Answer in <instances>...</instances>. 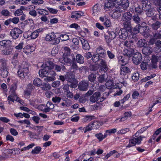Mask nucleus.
Here are the masks:
<instances>
[{
	"instance_id": "33",
	"label": "nucleus",
	"mask_w": 161,
	"mask_h": 161,
	"mask_svg": "<svg viewBox=\"0 0 161 161\" xmlns=\"http://www.w3.org/2000/svg\"><path fill=\"white\" fill-rule=\"evenodd\" d=\"M146 11L147 16L149 17H151L156 12L154 9L151 8Z\"/></svg>"
},
{
	"instance_id": "40",
	"label": "nucleus",
	"mask_w": 161,
	"mask_h": 161,
	"mask_svg": "<svg viewBox=\"0 0 161 161\" xmlns=\"http://www.w3.org/2000/svg\"><path fill=\"white\" fill-rule=\"evenodd\" d=\"M138 45L141 47H144L147 44L146 40L144 39H141L138 41L137 42Z\"/></svg>"
},
{
	"instance_id": "18",
	"label": "nucleus",
	"mask_w": 161,
	"mask_h": 161,
	"mask_svg": "<svg viewBox=\"0 0 161 161\" xmlns=\"http://www.w3.org/2000/svg\"><path fill=\"white\" fill-rule=\"evenodd\" d=\"M79 39L82 44L83 48L85 50H89L90 47L87 41L82 38H80Z\"/></svg>"
},
{
	"instance_id": "31",
	"label": "nucleus",
	"mask_w": 161,
	"mask_h": 161,
	"mask_svg": "<svg viewBox=\"0 0 161 161\" xmlns=\"http://www.w3.org/2000/svg\"><path fill=\"white\" fill-rule=\"evenodd\" d=\"M133 42L132 41H125L124 42V45L128 48H133Z\"/></svg>"
},
{
	"instance_id": "16",
	"label": "nucleus",
	"mask_w": 161,
	"mask_h": 161,
	"mask_svg": "<svg viewBox=\"0 0 161 161\" xmlns=\"http://www.w3.org/2000/svg\"><path fill=\"white\" fill-rule=\"evenodd\" d=\"M142 8L144 10L146 11L151 8V3L148 0L142 1Z\"/></svg>"
},
{
	"instance_id": "20",
	"label": "nucleus",
	"mask_w": 161,
	"mask_h": 161,
	"mask_svg": "<svg viewBox=\"0 0 161 161\" xmlns=\"http://www.w3.org/2000/svg\"><path fill=\"white\" fill-rule=\"evenodd\" d=\"M130 72V69L128 67L125 66H121L120 68L121 75H125Z\"/></svg>"
},
{
	"instance_id": "21",
	"label": "nucleus",
	"mask_w": 161,
	"mask_h": 161,
	"mask_svg": "<svg viewBox=\"0 0 161 161\" xmlns=\"http://www.w3.org/2000/svg\"><path fill=\"white\" fill-rule=\"evenodd\" d=\"M142 52L146 55H149L152 52V49L150 47H145L142 49Z\"/></svg>"
},
{
	"instance_id": "61",
	"label": "nucleus",
	"mask_w": 161,
	"mask_h": 161,
	"mask_svg": "<svg viewBox=\"0 0 161 161\" xmlns=\"http://www.w3.org/2000/svg\"><path fill=\"white\" fill-rule=\"evenodd\" d=\"M116 153H117V151L115 150L110 151L109 153H107L105 156L104 158L107 159L109 157L114 154H115Z\"/></svg>"
},
{
	"instance_id": "44",
	"label": "nucleus",
	"mask_w": 161,
	"mask_h": 161,
	"mask_svg": "<svg viewBox=\"0 0 161 161\" xmlns=\"http://www.w3.org/2000/svg\"><path fill=\"white\" fill-rule=\"evenodd\" d=\"M143 8L139 6H137V7H136L135 9V11L136 13L137 14H139V15L141 14L142 13H143Z\"/></svg>"
},
{
	"instance_id": "19",
	"label": "nucleus",
	"mask_w": 161,
	"mask_h": 161,
	"mask_svg": "<svg viewBox=\"0 0 161 161\" xmlns=\"http://www.w3.org/2000/svg\"><path fill=\"white\" fill-rule=\"evenodd\" d=\"M96 52L97 54L102 57H104L106 55L105 50L102 47H98L97 49Z\"/></svg>"
},
{
	"instance_id": "29",
	"label": "nucleus",
	"mask_w": 161,
	"mask_h": 161,
	"mask_svg": "<svg viewBox=\"0 0 161 161\" xmlns=\"http://www.w3.org/2000/svg\"><path fill=\"white\" fill-rule=\"evenodd\" d=\"M146 28L145 27L141 26L140 25L139 33H140L141 34L144 36L147 37L148 36V33L146 31Z\"/></svg>"
},
{
	"instance_id": "10",
	"label": "nucleus",
	"mask_w": 161,
	"mask_h": 161,
	"mask_svg": "<svg viewBox=\"0 0 161 161\" xmlns=\"http://www.w3.org/2000/svg\"><path fill=\"white\" fill-rule=\"evenodd\" d=\"M99 66L100 67L99 72L103 71L104 72H106L108 69V67L107 63L104 59H100Z\"/></svg>"
},
{
	"instance_id": "39",
	"label": "nucleus",
	"mask_w": 161,
	"mask_h": 161,
	"mask_svg": "<svg viewBox=\"0 0 161 161\" xmlns=\"http://www.w3.org/2000/svg\"><path fill=\"white\" fill-rule=\"evenodd\" d=\"M38 10V13L40 15H48L49 14L48 11L46 9H39Z\"/></svg>"
},
{
	"instance_id": "30",
	"label": "nucleus",
	"mask_w": 161,
	"mask_h": 161,
	"mask_svg": "<svg viewBox=\"0 0 161 161\" xmlns=\"http://www.w3.org/2000/svg\"><path fill=\"white\" fill-rule=\"evenodd\" d=\"M33 84L37 86H42V81L40 79L38 78H36L33 80Z\"/></svg>"
},
{
	"instance_id": "38",
	"label": "nucleus",
	"mask_w": 161,
	"mask_h": 161,
	"mask_svg": "<svg viewBox=\"0 0 161 161\" xmlns=\"http://www.w3.org/2000/svg\"><path fill=\"white\" fill-rule=\"evenodd\" d=\"M42 149L41 147L39 146L36 147L31 151V153L33 154H36L39 153Z\"/></svg>"
},
{
	"instance_id": "23",
	"label": "nucleus",
	"mask_w": 161,
	"mask_h": 161,
	"mask_svg": "<svg viewBox=\"0 0 161 161\" xmlns=\"http://www.w3.org/2000/svg\"><path fill=\"white\" fill-rule=\"evenodd\" d=\"M132 14L129 12L125 13L123 15V19L124 21H130L132 18Z\"/></svg>"
},
{
	"instance_id": "49",
	"label": "nucleus",
	"mask_w": 161,
	"mask_h": 161,
	"mask_svg": "<svg viewBox=\"0 0 161 161\" xmlns=\"http://www.w3.org/2000/svg\"><path fill=\"white\" fill-rule=\"evenodd\" d=\"M45 78L44 80L45 81L47 82H49L51 81H53L55 80V77L53 76H47Z\"/></svg>"
},
{
	"instance_id": "2",
	"label": "nucleus",
	"mask_w": 161,
	"mask_h": 161,
	"mask_svg": "<svg viewBox=\"0 0 161 161\" xmlns=\"http://www.w3.org/2000/svg\"><path fill=\"white\" fill-rule=\"evenodd\" d=\"M75 74L72 72H68L65 75V80L70 83V86L72 88H75L77 86V82L75 78Z\"/></svg>"
},
{
	"instance_id": "9",
	"label": "nucleus",
	"mask_w": 161,
	"mask_h": 161,
	"mask_svg": "<svg viewBox=\"0 0 161 161\" xmlns=\"http://www.w3.org/2000/svg\"><path fill=\"white\" fill-rule=\"evenodd\" d=\"M89 82L85 80H83L79 82L78 88L80 91H85L88 88Z\"/></svg>"
},
{
	"instance_id": "4",
	"label": "nucleus",
	"mask_w": 161,
	"mask_h": 161,
	"mask_svg": "<svg viewBox=\"0 0 161 161\" xmlns=\"http://www.w3.org/2000/svg\"><path fill=\"white\" fill-rule=\"evenodd\" d=\"M47 65L49 66L50 69H54L57 72L60 71L61 70H64L65 69V67L63 65H58L57 64H55L54 63L50 61H47Z\"/></svg>"
},
{
	"instance_id": "42",
	"label": "nucleus",
	"mask_w": 161,
	"mask_h": 161,
	"mask_svg": "<svg viewBox=\"0 0 161 161\" xmlns=\"http://www.w3.org/2000/svg\"><path fill=\"white\" fill-rule=\"evenodd\" d=\"M99 56L97 54H95L92 55V59L94 63H96L98 61H100Z\"/></svg>"
},
{
	"instance_id": "43",
	"label": "nucleus",
	"mask_w": 161,
	"mask_h": 161,
	"mask_svg": "<svg viewBox=\"0 0 161 161\" xmlns=\"http://www.w3.org/2000/svg\"><path fill=\"white\" fill-rule=\"evenodd\" d=\"M93 123L89 124L87 126L83 128V130H84V133H86L87 131L91 130L92 129V125H94Z\"/></svg>"
},
{
	"instance_id": "26",
	"label": "nucleus",
	"mask_w": 161,
	"mask_h": 161,
	"mask_svg": "<svg viewBox=\"0 0 161 161\" xmlns=\"http://www.w3.org/2000/svg\"><path fill=\"white\" fill-rule=\"evenodd\" d=\"M76 62L80 64H83L84 62L83 57L80 54H77L76 56Z\"/></svg>"
},
{
	"instance_id": "50",
	"label": "nucleus",
	"mask_w": 161,
	"mask_h": 161,
	"mask_svg": "<svg viewBox=\"0 0 161 161\" xmlns=\"http://www.w3.org/2000/svg\"><path fill=\"white\" fill-rule=\"evenodd\" d=\"M108 35H109L111 39H114L116 36V35L115 33L112 31H107Z\"/></svg>"
},
{
	"instance_id": "8",
	"label": "nucleus",
	"mask_w": 161,
	"mask_h": 161,
	"mask_svg": "<svg viewBox=\"0 0 161 161\" xmlns=\"http://www.w3.org/2000/svg\"><path fill=\"white\" fill-rule=\"evenodd\" d=\"M22 32V31L20 29L15 27L11 29L10 34L13 39H16L19 37V35Z\"/></svg>"
},
{
	"instance_id": "12",
	"label": "nucleus",
	"mask_w": 161,
	"mask_h": 161,
	"mask_svg": "<svg viewBox=\"0 0 161 161\" xmlns=\"http://www.w3.org/2000/svg\"><path fill=\"white\" fill-rule=\"evenodd\" d=\"M142 59V55L139 53H137L135 54L132 58L133 63L136 64H138L141 61Z\"/></svg>"
},
{
	"instance_id": "48",
	"label": "nucleus",
	"mask_w": 161,
	"mask_h": 161,
	"mask_svg": "<svg viewBox=\"0 0 161 161\" xmlns=\"http://www.w3.org/2000/svg\"><path fill=\"white\" fill-rule=\"evenodd\" d=\"M132 19L136 23H139L141 21V19L138 14L135 15L133 16Z\"/></svg>"
},
{
	"instance_id": "55",
	"label": "nucleus",
	"mask_w": 161,
	"mask_h": 161,
	"mask_svg": "<svg viewBox=\"0 0 161 161\" xmlns=\"http://www.w3.org/2000/svg\"><path fill=\"white\" fill-rule=\"evenodd\" d=\"M107 54L109 58L110 59H113L115 57V55L112 51H107Z\"/></svg>"
},
{
	"instance_id": "36",
	"label": "nucleus",
	"mask_w": 161,
	"mask_h": 161,
	"mask_svg": "<svg viewBox=\"0 0 161 161\" xmlns=\"http://www.w3.org/2000/svg\"><path fill=\"white\" fill-rule=\"evenodd\" d=\"M106 75L105 74H103L99 75L98 77V81L100 83H103L106 81L107 80L105 78Z\"/></svg>"
},
{
	"instance_id": "27",
	"label": "nucleus",
	"mask_w": 161,
	"mask_h": 161,
	"mask_svg": "<svg viewBox=\"0 0 161 161\" xmlns=\"http://www.w3.org/2000/svg\"><path fill=\"white\" fill-rule=\"evenodd\" d=\"M129 58L126 59L124 57H119V63L122 66H125L127 63Z\"/></svg>"
},
{
	"instance_id": "52",
	"label": "nucleus",
	"mask_w": 161,
	"mask_h": 161,
	"mask_svg": "<svg viewBox=\"0 0 161 161\" xmlns=\"http://www.w3.org/2000/svg\"><path fill=\"white\" fill-rule=\"evenodd\" d=\"M9 93L10 94V95H12L13 97H14V98H16V101H19L18 99H19V98L17 97V94H16L15 92V91L10 90V91H9Z\"/></svg>"
},
{
	"instance_id": "64",
	"label": "nucleus",
	"mask_w": 161,
	"mask_h": 161,
	"mask_svg": "<svg viewBox=\"0 0 161 161\" xmlns=\"http://www.w3.org/2000/svg\"><path fill=\"white\" fill-rule=\"evenodd\" d=\"M39 35L38 34V33H37V32H36L35 31L31 33L30 36L31 39H35Z\"/></svg>"
},
{
	"instance_id": "37",
	"label": "nucleus",
	"mask_w": 161,
	"mask_h": 161,
	"mask_svg": "<svg viewBox=\"0 0 161 161\" xmlns=\"http://www.w3.org/2000/svg\"><path fill=\"white\" fill-rule=\"evenodd\" d=\"M160 24L161 23L157 21L155 23L152 24L151 26L153 29L156 30L160 27Z\"/></svg>"
},
{
	"instance_id": "59",
	"label": "nucleus",
	"mask_w": 161,
	"mask_h": 161,
	"mask_svg": "<svg viewBox=\"0 0 161 161\" xmlns=\"http://www.w3.org/2000/svg\"><path fill=\"white\" fill-rule=\"evenodd\" d=\"M95 136L98 140L99 142L102 141L103 140V134L102 133L100 132L95 135Z\"/></svg>"
},
{
	"instance_id": "3",
	"label": "nucleus",
	"mask_w": 161,
	"mask_h": 161,
	"mask_svg": "<svg viewBox=\"0 0 161 161\" xmlns=\"http://www.w3.org/2000/svg\"><path fill=\"white\" fill-rule=\"evenodd\" d=\"M45 40L46 41L50 42L51 44L56 45L59 43L60 39L56 38V36L54 32H52L46 35Z\"/></svg>"
},
{
	"instance_id": "15",
	"label": "nucleus",
	"mask_w": 161,
	"mask_h": 161,
	"mask_svg": "<svg viewBox=\"0 0 161 161\" xmlns=\"http://www.w3.org/2000/svg\"><path fill=\"white\" fill-rule=\"evenodd\" d=\"M129 2L128 0H123L119 5V8L124 9V12L129 6Z\"/></svg>"
},
{
	"instance_id": "22",
	"label": "nucleus",
	"mask_w": 161,
	"mask_h": 161,
	"mask_svg": "<svg viewBox=\"0 0 161 161\" xmlns=\"http://www.w3.org/2000/svg\"><path fill=\"white\" fill-rule=\"evenodd\" d=\"M123 25L124 28L123 29H125L127 30L128 31H130L132 30L131 25L130 22V21H124L123 23Z\"/></svg>"
},
{
	"instance_id": "60",
	"label": "nucleus",
	"mask_w": 161,
	"mask_h": 161,
	"mask_svg": "<svg viewBox=\"0 0 161 161\" xmlns=\"http://www.w3.org/2000/svg\"><path fill=\"white\" fill-rule=\"evenodd\" d=\"M129 131V128H126L125 129H123L119 130L118 131V133L119 134H124L126 133V132H128Z\"/></svg>"
},
{
	"instance_id": "57",
	"label": "nucleus",
	"mask_w": 161,
	"mask_h": 161,
	"mask_svg": "<svg viewBox=\"0 0 161 161\" xmlns=\"http://www.w3.org/2000/svg\"><path fill=\"white\" fill-rule=\"evenodd\" d=\"M139 74L138 72L135 73L132 76V79L134 81H137L139 79Z\"/></svg>"
},
{
	"instance_id": "63",
	"label": "nucleus",
	"mask_w": 161,
	"mask_h": 161,
	"mask_svg": "<svg viewBox=\"0 0 161 161\" xmlns=\"http://www.w3.org/2000/svg\"><path fill=\"white\" fill-rule=\"evenodd\" d=\"M17 73L19 76V77L21 79H24L25 77V75L23 73L21 70H19L18 71Z\"/></svg>"
},
{
	"instance_id": "1",
	"label": "nucleus",
	"mask_w": 161,
	"mask_h": 161,
	"mask_svg": "<svg viewBox=\"0 0 161 161\" xmlns=\"http://www.w3.org/2000/svg\"><path fill=\"white\" fill-rule=\"evenodd\" d=\"M145 138V137L144 136H139L138 135V133H136L129 140V143L126 147L129 148L135 146L136 144H140L142 139Z\"/></svg>"
},
{
	"instance_id": "47",
	"label": "nucleus",
	"mask_w": 161,
	"mask_h": 161,
	"mask_svg": "<svg viewBox=\"0 0 161 161\" xmlns=\"http://www.w3.org/2000/svg\"><path fill=\"white\" fill-rule=\"evenodd\" d=\"M157 10L159 13V14H155L154 16L152 17V19L153 20L157 18L158 17L160 19H161V7H160L158 8Z\"/></svg>"
},
{
	"instance_id": "53",
	"label": "nucleus",
	"mask_w": 161,
	"mask_h": 161,
	"mask_svg": "<svg viewBox=\"0 0 161 161\" xmlns=\"http://www.w3.org/2000/svg\"><path fill=\"white\" fill-rule=\"evenodd\" d=\"M42 89L44 91L50 90L51 88V86L49 84H44L41 87Z\"/></svg>"
},
{
	"instance_id": "34",
	"label": "nucleus",
	"mask_w": 161,
	"mask_h": 161,
	"mask_svg": "<svg viewBox=\"0 0 161 161\" xmlns=\"http://www.w3.org/2000/svg\"><path fill=\"white\" fill-rule=\"evenodd\" d=\"M96 75L93 73H91L88 76L89 80L91 82H94L96 80Z\"/></svg>"
},
{
	"instance_id": "24",
	"label": "nucleus",
	"mask_w": 161,
	"mask_h": 161,
	"mask_svg": "<svg viewBox=\"0 0 161 161\" xmlns=\"http://www.w3.org/2000/svg\"><path fill=\"white\" fill-rule=\"evenodd\" d=\"M107 88L108 89H112L116 88L114 85V83L112 80H108L105 84Z\"/></svg>"
},
{
	"instance_id": "28",
	"label": "nucleus",
	"mask_w": 161,
	"mask_h": 161,
	"mask_svg": "<svg viewBox=\"0 0 161 161\" xmlns=\"http://www.w3.org/2000/svg\"><path fill=\"white\" fill-rule=\"evenodd\" d=\"M93 14L94 15H97L100 11L101 9L99 6L97 5H95L93 8Z\"/></svg>"
},
{
	"instance_id": "25",
	"label": "nucleus",
	"mask_w": 161,
	"mask_h": 161,
	"mask_svg": "<svg viewBox=\"0 0 161 161\" xmlns=\"http://www.w3.org/2000/svg\"><path fill=\"white\" fill-rule=\"evenodd\" d=\"M70 67L71 70L70 71L75 74V73L76 71L79 69V67L75 62H73L72 63Z\"/></svg>"
},
{
	"instance_id": "62",
	"label": "nucleus",
	"mask_w": 161,
	"mask_h": 161,
	"mask_svg": "<svg viewBox=\"0 0 161 161\" xmlns=\"http://www.w3.org/2000/svg\"><path fill=\"white\" fill-rule=\"evenodd\" d=\"M47 9H48V11L51 14H56L58 12V10L57 9H55L54 8L47 7Z\"/></svg>"
},
{
	"instance_id": "5",
	"label": "nucleus",
	"mask_w": 161,
	"mask_h": 161,
	"mask_svg": "<svg viewBox=\"0 0 161 161\" xmlns=\"http://www.w3.org/2000/svg\"><path fill=\"white\" fill-rule=\"evenodd\" d=\"M104 99V98L103 97H101L100 93L99 92H94L90 98V101L92 103L102 102Z\"/></svg>"
},
{
	"instance_id": "32",
	"label": "nucleus",
	"mask_w": 161,
	"mask_h": 161,
	"mask_svg": "<svg viewBox=\"0 0 161 161\" xmlns=\"http://www.w3.org/2000/svg\"><path fill=\"white\" fill-rule=\"evenodd\" d=\"M0 66L2 69H8L6 62L2 59L0 60Z\"/></svg>"
},
{
	"instance_id": "14",
	"label": "nucleus",
	"mask_w": 161,
	"mask_h": 161,
	"mask_svg": "<svg viewBox=\"0 0 161 161\" xmlns=\"http://www.w3.org/2000/svg\"><path fill=\"white\" fill-rule=\"evenodd\" d=\"M115 3L113 1H108L106 2L104 5V9L106 11L111 9L115 6Z\"/></svg>"
},
{
	"instance_id": "41",
	"label": "nucleus",
	"mask_w": 161,
	"mask_h": 161,
	"mask_svg": "<svg viewBox=\"0 0 161 161\" xmlns=\"http://www.w3.org/2000/svg\"><path fill=\"white\" fill-rule=\"evenodd\" d=\"M1 14L2 15L5 17L10 16L11 15V13L6 9L2 10L1 12Z\"/></svg>"
},
{
	"instance_id": "58",
	"label": "nucleus",
	"mask_w": 161,
	"mask_h": 161,
	"mask_svg": "<svg viewBox=\"0 0 161 161\" xmlns=\"http://www.w3.org/2000/svg\"><path fill=\"white\" fill-rule=\"evenodd\" d=\"M61 100V98L57 96L53 97L52 98V101L54 103H59Z\"/></svg>"
},
{
	"instance_id": "13",
	"label": "nucleus",
	"mask_w": 161,
	"mask_h": 161,
	"mask_svg": "<svg viewBox=\"0 0 161 161\" xmlns=\"http://www.w3.org/2000/svg\"><path fill=\"white\" fill-rule=\"evenodd\" d=\"M124 12V9H121L120 8H116L112 14V17L114 18H118L121 15V13Z\"/></svg>"
},
{
	"instance_id": "51",
	"label": "nucleus",
	"mask_w": 161,
	"mask_h": 161,
	"mask_svg": "<svg viewBox=\"0 0 161 161\" xmlns=\"http://www.w3.org/2000/svg\"><path fill=\"white\" fill-rule=\"evenodd\" d=\"M60 37L62 41H67L69 39V36L66 34L61 35Z\"/></svg>"
},
{
	"instance_id": "7",
	"label": "nucleus",
	"mask_w": 161,
	"mask_h": 161,
	"mask_svg": "<svg viewBox=\"0 0 161 161\" xmlns=\"http://www.w3.org/2000/svg\"><path fill=\"white\" fill-rule=\"evenodd\" d=\"M161 59V56L153 55L151 57V61L150 64V67L152 68L156 69L157 68V63L158 61Z\"/></svg>"
},
{
	"instance_id": "56",
	"label": "nucleus",
	"mask_w": 161,
	"mask_h": 161,
	"mask_svg": "<svg viewBox=\"0 0 161 161\" xmlns=\"http://www.w3.org/2000/svg\"><path fill=\"white\" fill-rule=\"evenodd\" d=\"M19 70H21V71L25 75V76L27 75L29 71V68L27 67L25 68L21 67Z\"/></svg>"
},
{
	"instance_id": "46",
	"label": "nucleus",
	"mask_w": 161,
	"mask_h": 161,
	"mask_svg": "<svg viewBox=\"0 0 161 161\" xmlns=\"http://www.w3.org/2000/svg\"><path fill=\"white\" fill-rule=\"evenodd\" d=\"M12 50L11 48L7 49L2 51V53L4 55H9L12 53Z\"/></svg>"
},
{
	"instance_id": "45",
	"label": "nucleus",
	"mask_w": 161,
	"mask_h": 161,
	"mask_svg": "<svg viewBox=\"0 0 161 161\" xmlns=\"http://www.w3.org/2000/svg\"><path fill=\"white\" fill-rule=\"evenodd\" d=\"M24 49H26L27 50L26 52H25V53H29L34 51V47L29 45H27L25 47Z\"/></svg>"
},
{
	"instance_id": "35",
	"label": "nucleus",
	"mask_w": 161,
	"mask_h": 161,
	"mask_svg": "<svg viewBox=\"0 0 161 161\" xmlns=\"http://www.w3.org/2000/svg\"><path fill=\"white\" fill-rule=\"evenodd\" d=\"M70 57H71L70 56H65L64 57L63 60L64 62L67 64H71L72 60Z\"/></svg>"
},
{
	"instance_id": "54",
	"label": "nucleus",
	"mask_w": 161,
	"mask_h": 161,
	"mask_svg": "<svg viewBox=\"0 0 161 161\" xmlns=\"http://www.w3.org/2000/svg\"><path fill=\"white\" fill-rule=\"evenodd\" d=\"M93 116H86L83 119L84 122H89L92 120L93 119Z\"/></svg>"
},
{
	"instance_id": "6",
	"label": "nucleus",
	"mask_w": 161,
	"mask_h": 161,
	"mask_svg": "<svg viewBox=\"0 0 161 161\" xmlns=\"http://www.w3.org/2000/svg\"><path fill=\"white\" fill-rule=\"evenodd\" d=\"M42 67L43 68V69H41L39 71V76L42 77L47 76L49 75L48 72L50 70L49 66L47 65V62L46 64H43Z\"/></svg>"
},
{
	"instance_id": "17",
	"label": "nucleus",
	"mask_w": 161,
	"mask_h": 161,
	"mask_svg": "<svg viewBox=\"0 0 161 161\" xmlns=\"http://www.w3.org/2000/svg\"><path fill=\"white\" fill-rule=\"evenodd\" d=\"M134 52V50L133 48H128L125 49L123 53L125 56L129 58L132 56Z\"/></svg>"
},
{
	"instance_id": "11",
	"label": "nucleus",
	"mask_w": 161,
	"mask_h": 161,
	"mask_svg": "<svg viewBox=\"0 0 161 161\" xmlns=\"http://www.w3.org/2000/svg\"><path fill=\"white\" fill-rule=\"evenodd\" d=\"M130 32L125 29H120L118 32L120 38L124 40H125L128 36V32Z\"/></svg>"
}]
</instances>
